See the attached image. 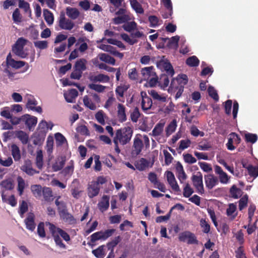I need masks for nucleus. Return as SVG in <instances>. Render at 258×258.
Segmentation results:
<instances>
[{"mask_svg":"<svg viewBox=\"0 0 258 258\" xmlns=\"http://www.w3.org/2000/svg\"><path fill=\"white\" fill-rule=\"evenodd\" d=\"M46 224L49 225V231L54 239L56 245L61 248L66 249V245L62 242L60 236L66 241H69L70 240V236L69 234L51 223L48 222Z\"/></svg>","mask_w":258,"mask_h":258,"instance_id":"1","label":"nucleus"},{"mask_svg":"<svg viewBox=\"0 0 258 258\" xmlns=\"http://www.w3.org/2000/svg\"><path fill=\"white\" fill-rule=\"evenodd\" d=\"M107 182L106 178L103 176H100L97 178L96 180L92 181L88 184L87 194L90 198L97 196L100 191V185H102Z\"/></svg>","mask_w":258,"mask_h":258,"instance_id":"2","label":"nucleus"},{"mask_svg":"<svg viewBox=\"0 0 258 258\" xmlns=\"http://www.w3.org/2000/svg\"><path fill=\"white\" fill-rule=\"evenodd\" d=\"M133 130L130 126L124 127L116 131L113 140L124 145L130 142L133 135Z\"/></svg>","mask_w":258,"mask_h":258,"instance_id":"3","label":"nucleus"},{"mask_svg":"<svg viewBox=\"0 0 258 258\" xmlns=\"http://www.w3.org/2000/svg\"><path fill=\"white\" fill-rule=\"evenodd\" d=\"M153 66L145 67L142 69L141 72L143 80L148 81L150 85L152 87L157 85L158 78L154 72Z\"/></svg>","mask_w":258,"mask_h":258,"instance_id":"4","label":"nucleus"},{"mask_svg":"<svg viewBox=\"0 0 258 258\" xmlns=\"http://www.w3.org/2000/svg\"><path fill=\"white\" fill-rule=\"evenodd\" d=\"M28 40L23 37L19 38L12 46V52L17 56L21 58H25L28 56L24 48Z\"/></svg>","mask_w":258,"mask_h":258,"instance_id":"5","label":"nucleus"},{"mask_svg":"<svg viewBox=\"0 0 258 258\" xmlns=\"http://www.w3.org/2000/svg\"><path fill=\"white\" fill-rule=\"evenodd\" d=\"M115 229H110L105 231H100L94 233L90 236V241L89 244H94L96 241L101 240H105L111 236L115 232Z\"/></svg>","mask_w":258,"mask_h":258,"instance_id":"6","label":"nucleus"},{"mask_svg":"<svg viewBox=\"0 0 258 258\" xmlns=\"http://www.w3.org/2000/svg\"><path fill=\"white\" fill-rule=\"evenodd\" d=\"M193 185L196 189V191L200 195H203L205 193L203 181V175L200 172H198L196 174H193L191 178Z\"/></svg>","mask_w":258,"mask_h":258,"instance_id":"7","label":"nucleus"},{"mask_svg":"<svg viewBox=\"0 0 258 258\" xmlns=\"http://www.w3.org/2000/svg\"><path fill=\"white\" fill-rule=\"evenodd\" d=\"M179 241L186 242L188 244H197L198 240L195 234L189 231H185L178 235Z\"/></svg>","mask_w":258,"mask_h":258,"instance_id":"8","label":"nucleus"},{"mask_svg":"<svg viewBox=\"0 0 258 258\" xmlns=\"http://www.w3.org/2000/svg\"><path fill=\"white\" fill-rule=\"evenodd\" d=\"M157 67L161 69H163L166 72L170 78L173 77L175 72L171 63L167 59H165V56H163L162 58L157 62Z\"/></svg>","mask_w":258,"mask_h":258,"instance_id":"9","label":"nucleus"},{"mask_svg":"<svg viewBox=\"0 0 258 258\" xmlns=\"http://www.w3.org/2000/svg\"><path fill=\"white\" fill-rule=\"evenodd\" d=\"M6 63L8 68L11 67L15 69H18L22 68L26 64V70H27L29 68V65L26 62L21 60H15L13 59L12 57L11 53H9L7 56Z\"/></svg>","mask_w":258,"mask_h":258,"instance_id":"10","label":"nucleus"},{"mask_svg":"<svg viewBox=\"0 0 258 258\" xmlns=\"http://www.w3.org/2000/svg\"><path fill=\"white\" fill-rule=\"evenodd\" d=\"M58 26L61 29L71 30L75 26L74 23L66 18L64 14L61 13L58 19Z\"/></svg>","mask_w":258,"mask_h":258,"instance_id":"11","label":"nucleus"},{"mask_svg":"<svg viewBox=\"0 0 258 258\" xmlns=\"http://www.w3.org/2000/svg\"><path fill=\"white\" fill-rule=\"evenodd\" d=\"M22 122L25 123L29 131H33L37 122V118L28 114L22 115Z\"/></svg>","mask_w":258,"mask_h":258,"instance_id":"12","label":"nucleus"},{"mask_svg":"<svg viewBox=\"0 0 258 258\" xmlns=\"http://www.w3.org/2000/svg\"><path fill=\"white\" fill-rule=\"evenodd\" d=\"M142 97L141 106L142 109L144 111H147L150 109L152 106V99L147 96V93L144 91L141 92Z\"/></svg>","mask_w":258,"mask_h":258,"instance_id":"13","label":"nucleus"},{"mask_svg":"<svg viewBox=\"0 0 258 258\" xmlns=\"http://www.w3.org/2000/svg\"><path fill=\"white\" fill-rule=\"evenodd\" d=\"M143 146L142 140L138 137H136L134 140L132 155L133 156L139 155L143 149Z\"/></svg>","mask_w":258,"mask_h":258,"instance_id":"14","label":"nucleus"},{"mask_svg":"<svg viewBox=\"0 0 258 258\" xmlns=\"http://www.w3.org/2000/svg\"><path fill=\"white\" fill-rule=\"evenodd\" d=\"M59 216L63 220L69 224H74L76 223V220L74 216L68 212L67 208L62 209L61 211L58 212Z\"/></svg>","mask_w":258,"mask_h":258,"instance_id":"15","label":"nucleus"},{"mask_svg":"<svg viewBox=\"0 0 258 258\" xmlns=\"http://www.w3.org/2000/svg\"><path fill=\"white\" fill-rule=\"evenodd\" d=\"M21 170L30 176H32L35 174L39 173V171L34 169L32 167V163L30 160L27 159L25 161L24 164L21 167Z\"/></svg>","mask_w":258,"mask_h":258,"instance_id":"16","label":"nucleus"},{"mask_svg":"<svg viewBox=\"0 0 258 258\" xmlns=\"http://www.w3.org/2000/svg\"><path fill=\"white\" fill-rule=\"evenodd\" d=\"M38 103L36 100L32 96H30L28 98L27 102L26 103V107L33 111H36L38 113H41L42 111V108L40 106H36Z\"/></svg>","mask_w":258,"mask_h":258,"instance_id":"17","label":"nucleus"},{"mask_svg":"<svg viewBox=\"0 0 258 258\" xmlns=\"http://www.w3.org/2000/svg\"><path fill=\"white\" fill-rule=\"evenodd\" d=\"M205 181L206 186L209 189H212L218 183L217 177L213 174L205 175Z\"/></svg>","mask_w":258,"mask_h":258,"instance_id":"18","label":"nucleus"},{"mask_svg":"<svg viewBox=\"0 0 258 258\" xmlns=\"http://www.w3.org/2000/svg\"><path fill=\"white\" fill-rule=\"evenodd\" d=\"M35 216L33 213L28 214L27 218L25 219L26 228L31 231H33L35 229L36 224L34 222Z\"/></svg>","mask_w":258,"mask_h":258,"instance_id":"19","label":"nucleus"},{"mask_svg":"<svg viewBox=\"0 0 258 258\" xmlns=\"http://www.w3.org/2000/svg\"><path fill=\"white\" fill-rule=\"evenodd\" d=\"M89 79L90 81L94 83H107L110 80L108 76L102 74H99L97 75H91L89 77Z\"/></svg>","mask_w":258,"mask_h":258,"instance_id":"20","label":"nucleus"},{"mask_svg":"<svg viewBox=\"0 0 258 258\" xmlns=\"http://www.w3.org/2000/svg\"><path fill=\"white\" fill-rule=\"evenodd\" d=\"M117 115L118 120L120 122H123L127 119L125 113V107L122 104L119 103L117 105Z\"/></svg>","mask_w":258,"mask_h":258,"instance_id":"21","label":"nucleus"},{"mask_svg":"<svg viewBox=\"0 0 258 258\" xmlns=\"http://www.w3.org/2000/svg\"><path fill=\"white\" fill-rule=\"evenodd\" d=\"M78 96V92L76 89H71L67 93H64V97L67 102L73 103Z\"/></svg>","mask_w":258,"mask_h":258,"instance_id":"22","label":"nucleus"},{"mask_svg":"<svg viewBox=\"0 0 258 258\" xmlns=\"http://www.w3.org/2000/svg\"><path fill=\"white\" fill-rule=\"evenodd\" d=\"M109 206V197L107 195H104L101 201L98 203V207L102 212L106 211Z\"/></svg>","mask_w":258,"mask_h":258,"instance_id":"23","label":"nucleus"},{"mask_svg":"<svg viewBox=\"0 0 258 258\" xmlns=\"http://www.w3.org/2000/svg\"><path fill=\"white\" fill-rule=\"evenodd\" d=\"M11 154L15 161H19L21 158V151L19 147L16 144H13L11 145Z\"/></svg>","mask_w":258,"mask_h":258,"instance_id":"24","label":"nucleus"},{"mask_svg":"<svg viewBox=\"0 0 258 258\" xmlns=\"http://www.w3.org/2000/svg\"><path fill=\"white\" fill-rule=\"evenodd\" d=\"M42 194L44 200L47 202H50L53 201L52 191L50 187L44 186L42 189Z\"/></svg>","mask_w":258,"mask_h":258,"instance_id":"25","label":"nucleus"},{"mask_svg":"<svg viewBox=\"0 0 258 258\" xmlns=\"http://www.w3.org/2000/svg\"><path fill=\"white\" fill-rule=\"evenodd\" d=\"M149 162L145 158H142L140 160L136 161L135 163V166L139 171H143L146 169L149 166Z\"/></svg>","mask_w":258,"mask_h":258,"instance_id":"26","label":"nucleus"},{"mask_svg":"<svg viewBox=\"0 0 258 258\" xmlns=\"http://www.w3.org/2000/svg\"><path fill=\"white\" fill-rule=\"evenodd\" d=\"M87 61L86 59L80 58L76 61L74 69L79 70L83 73V71L87 69Z\"/></svg>","mask_w":258,"mask_h":258,"instance_id":"27","label":"nucleus"},{"mask_svg":"<svg viewBox=\"0 0 258 258\" xmlns=\"http://www.w3.org/2000/svg\"><path fill=\"white\" fill-rule=\"evenodd\" d=\"M43 14L44 19L48 25H51L54 22V16L53 13L48 9H43Z\"/></svg>","mask_w":258,"mask_h":258,"instance_id":"28","label":"nucleus"},{"mask_svg":"<svg viewBox=\"0 0 258 258\" xmlns=\"http://www.w3.org/2000/svg\"><path fill=\"white\" fill-rule=\"evenodd\" d=\"M66 161V157L65 156H61L60 157V160L56 161L52 165V170L54 172H57L62 169Z\"/></svg>","mask_w":258,"mask_h":258,"instance_id":"29","label":"nucleus"},{"mask_svg":"<svg viewBox=\"0 0 258 258\" xmlns=\"http://www.w3.org/2000/svg\"><path fill=\"white\" fill-rule=\"evenodd\" d=\"M170 87L172 88V89H176L177 91L175 97L176 99L179 98L181 96L183 92L184 86H177V85L175 84L174 79H172Z\"/></svg>","mask_w":258,"mask_h":258,"instance_id":"30","label":"nucleus"},{"mask_svg":"<svg viewBox=\"0 0 258 258\" xmlns=\"http://www.w3.org/2000/svg\"><path fill=\"white\" fill-rule=\"evenodd\" d=\"M172 79H174L177 86H184L188 82V78L185 74L178 75L176 79L173 78Z\"/></svg>","mask_w":258,"mask_h":258,"instance_id":"31","label":"nucleus"},{"mask_svg":"<svg viewBox=\"0 0 258 258\" xmlns=\"http://www.w3.org/2000/svg\"><path fill=\"white\" fill-rule=\"evenodd\" d=\"M100 60L109 64L114 65L115 59L113 57L106 53H100L98 55Z\"/></svg>","mask_w":258,"mask_h":258,"instance_id":"32","label":"nucleus"},{"mask_svg":"<svg viewBox=\"0 0 258 258\" xmlns=\"http://www.w3.org/2000/svg\"><path fill=\"white\" fill-rule=\"evenodd\" d=\"M66 14L71 19L75 20L79 17L80 12L76 8L68 7L66 9Z\"/></svg>","mask_w":258,"mask_h":258,"instance_id":"33","label":"nucleus"},{"mask_svg":"<svg viewBox=\"0 0 258 258\" xmlns=\"http://www.w3.org/2000/svg\"><path fill=\"white\" fill-rule=\"evenodd\" d=\"M43 188L39 184H34L31 186V190L33 196L36 198L41 197Z\"/></svg>","mask_w":258,"mask_h":258,"instance_id":"34","label":"nucleus"},{"mask_svg":"<svg viewBox=\"0 0 258 258\" xmlns=\"http://www.w3.org/2000/svg\"><path fill=\"white\" fill-rule=\"evenodd\" d=\"M16 136L24 145L27 144L29 141V136L25 132L19 131L16 133Z\"/></svg>","mask_w":258,"mask_h":258,"instance_id":"35","label":"nucleus"},{"mask_svg":"<svg viewBox=\"0 0 258 258\" xmlns=\"http://www.w3.org/2000/svg\"><path fill=\"white\" fill-rule=\"evenodd\" d=\"M169 77L167 74H162L158 79L157 83L164 88L167 87L169 85Z\"/></svg>","mask_w":258,"mask_h":258,"instance_id":"36","label":"nucleus"},{"mask_svg":"<svg viewBox=\"0 0 258 258\" xmlns=\"http://www.w3.org/2000/svg\"><path fill=\"white\" fill-rule=\"evenodd\" d=\"M229 192L231 197L235 199H238L242 195L241 190L238 188L235 185H233L231 186Z\"/></svg>","mask_w":258,"mask_h":258,"instance_id":"37","label":"nucleus"},{"mask_svg":"<svg viewBox=\"0 0 258 258\" xmlns=\"http://www.w3.org/2000/svg\"><path fill=\"white\" fill-rule=\"evenodd\" d=\"M92 253L97 258H103L106 254L105 245H100L97 248L93 250Z\"/></svg>","mask_w":258,"mask_h":258,"instance_id":"38","label":"nucleus"},{"mask_svg":"<svg viewBox=\"0 0 258 258\" xmlns=\"http://www.w3.org/2000/svg\"><path fill=\"white\" fill-rule=\"evenodd\" d=\"M83 103L84 105L90 110H95L97 108L95 103L92 101L88 95L84 96Z\"/></svg>","mask_w":258,"mask_h":258,"instance_id":"39","label":"nucleus"},{"mask_svg":"<svg viewBox=\"0 0 258 258\" xmlns=\"http://www.w3.org/2000/svg\"><path fill=\"white\" fill-rule=\"evenodd\" d=\"M149 94L154 100H156L160 102H165L166 101V97L165 96L160 95L154 90H151Z\"/></svg>","mask_w":258,"mask_h":258,"instance_id":"40","label":"nucleus"},{"mask_svg":"<svg viewBox=\"0 0 258 258\" xmlns=\"http://www.w3.org/2000/svg\"><path fill=\"white\" fill-rule=\"evenodd\" d=\"M130 3L133 9L139 14H142L144 11L141 5L137 1V0H130Z\"/></svg>","mask_w":258,"mask_h":258,"instance_id":"41","label":"nucleus"},{"mask_svg":"<svg viewBox=\"0 0 258 258\" xmlns=\"http://www.w3.org/2000/svg\"><path fill=\"white\" fill-rule=\"evenodd\" d=\"M164 123L159 122L158 123L154 128H153L152 133V135L154 137L160 136L163 131Z\"/></svg>","mask_w":258,"mask_h":258,"instance_id":"42","label":"nucleus"},{"mask_svg":"<svg viewBox=\"0 0 258 258\" xmlns=\"http://www.w3.org/2000/svg\"><path fill=\"white\" fill-rule=\"evenodd\" d=\"M200 60L196 56L193 55L188 57L186 60V63L189 67H194L199 66Z\"/></svg>","mask_w":258,"mask_h":258,"instance_id":"43","label":"nucleus"},{"mask_svg":"<svg viewBox=\"0 0 258 258\" xmlns=\"http://www.w3.org/2000/svg\"><path fill=\"white\" fill-rule=\"evenodd\" d=\"M18 181V191L19 196H22L23 194L24 190L25 187V182L24 179L21 177L18 176L17 178Z\"/></svg>","mask_w":258,"mask_h":258,"instance_id":"44","label":"nucleus"},{"mask_svg":"<svg viewBox=\"0 0 258 258\" xmlns=\"http://www.w3.org/2000/svg\"><path fill=\"white\" fill-rule=\"evenodd\" d=\"M257 136L255 134L247 133L244 134V139L247 143L254 144L257 141Z\"/></svg>","mask_w":258,"mask_h":258,"instance_id":"45","label":"nucleus"},{"mask_svg":"<svg viewBox=\"0 0 258 258\" xmlns=\"http://www.w3.org/2000/svg\"><path fill=\"white\" fill-rule=\"evenodd\" d=\"M179 38V36L176 35L172 37L171 39H169L167 47L168 48H177Z\"/></svg>","mask_w":258,"mask_h":258,"instance_id":"46","label":"nucleus"},{"mask_svg":"<svg viewBox=\"0 0 258 258\" xmlns=\"http://www.w3.org/2000/svg\"><path fill=\"white\" fill-rule=\"evenodd\" d=\"M43 154L41 150H39L37 152L36 157V165L39 169H41L43 167Z\"/></svg>","mask_w":258,"mask_h":258,"instance_id":"47","label":"nucleus"},{"mask_svg":"<svg viewBox=\"0 0 258 258\" xmlns=\"http://www.w3.org/2000/svg\"><path fill=\"white\" fill-rule=\"evenodd\" d=\"M103 163L109 168L111 167L112 166L111 160L114 162H116L115 158L111 154L106 155L105 157L103 158Z\"/></svg>","mask_w":258,"mask_h":258,"instance_id":"48","label":"nucleus"},{"mask_svg":"<svg viewBox=\"0 0 258 258\" xmlns=\"http://www.w3.org/2000/svg\"><path fill=\"white\" fill-rule=\"evenodd\" d=\"M176 126V121L174 119L168 125L166 128V135L168 136L172 134L175 131Z\"/></svg>","mask_w":258,"mask_h":258,"instance_id":"49","label":"nucleus"},{"mask_svg":"<svg viewBox=\"0 0 258 258\" xmlns=\"http://www.w3.org/2000/svg\"><path fill=\"white\" fill-rule=\"evenodd\" d=\"M122 27L125 31L131 33L132 31L136 29L137 23L134 21L128 22L124 24Z\"/></svg>","mask_w":258,"mask_h":258,"instance_id":"50","label":"nucleus"},{"mask_svg":"<svg viewBox=\"0 0 258 258\" xmlns=\"http://www.w3.org/2000/svg\"><path fill=\"white\" fill-rule=\"evenodd\" d=\"M248 196L247 195H244L238 201L239 210L242 211L247 205Z\"/></svg>","mask_w":258,"mask_h":258,"instance_id":"51","label":"nucleus"},{"mask_svg":"<svg viewBox=\"0 0 258 258\" xmlns=\"http://www.w3.org/2000/svg\"><path fill=\"white\" fill-rule=\"evenodd\" d=\"M88 87L97 92H103L106 89V87L100 84H90L88 85Z\"/></svg>","mask_w":258,"mask_h":258,"instance_id":"52","label":"nucleus"},{"mask_svg":"<svg viewBox=\"0 0 258 258\" xmlns=\"http://www.w3.org/2000/svg\"><path fill=\"white\" fill-rule=\"evenodd\" d=\"M183 190V196L185 198H189L194 192L188 183L185 184Z\"/></svg>","mask_w":258,"mask_h":258,"instance_id":"53","label":"nucleus"},{"mask_svg":"<svg viewBox=\"0 0 258 258\" xmlns=\"http://www.w3.org/2000/svg\"><path fill=\"white\" fill-rule=\"evenodd\" d=\"M106 40L108 43L112 44V45H116L119 48H121L122 49H126L125 46L120 41H119L116 39H113V38H108V39H107Z\"/></svg>","mask_w":258,"mask_h":258,"instance_id":"54","label":"nucleus"},{"mask_svg":"<svg viewBox=\"0 0 258 258\" xmlns=\"http://www.w3.org/2000/svg\"><path fill=\"white\" fill-rule=\"evenodd\" d=\"M208 92L209 95L211 98H212L215 101H218L219 100V96L218 95L217 91L213 86H210L208 87Z\"/></svg>","mask_w":258,"mask_h":258,"instance_id":"55","label":"nucleus"},{"mask_svg":"<svg viewBox=\"0 0 258 258\" xmlns=\"http://www.w3.org/2000/svg\"><path fill=\"white\" fill-rule=\"evenodd\" d=\"M55 139L57 146H61L67 142L65 137L59 133L55 134Z\"/></svg>","mask_w":258,"mask_h":258,"instance_id":"56","label":"nucleus"},{"mask_svg":"<svg viewBox=\"0 0 258 258\" xmlns=\"http://www.w3.org/2000/svg\"><path fill=\"white\" fill-rule=\"evenodd\" d=\"M247 169L249 175L251 177L255 178L258 176V166H253L250 165Z\"/></svg>","mask_w":258,"mask_h":258,"instance_id":"57","label":"nucleus"},{"mask_svg":"<svg viewBox=\"0 0 258 258\" xmlns=\"http://www.w3.org/2000/svg\"><path fill=\"white\" fill-rule=\"evenodd\" d=\"M37 232L40 237L44 238L46 236V233L44 229V223L43 222H41L38 224Z\"/></svg>","mask_w":258,"mask_h":258,"instance_id":"58","label":"nucleus"},{"mask_svg":"<svg viewBox=\"0 0 258 258\" xmlns=\"http://www.w3.org/2000/svg\"><path fill=\"white\" fill-rule=\"evenodd\" d=\"M128 20L127 15L118 16L113 19V22L115 24H119L125 23Z\"/></svg>","mask_w":258,"mask_h":258,"instance_id":"59","label":"nucleus"},{"mask_svg":"<svg viewBox=\"0 0 258 258\" xmlns=\"http://www.w3.org/2000/svg\"><path fill=\"white\" fill-rule=\"evenodd\" d=\"M1 185L7 190H12L14 187L13 181L9 179L3 180L1 183Z\"/></svg>","mask_w":258,"mask_h":258,"instance_id":"60","label":"nucleus"},{"mask_svg":"<svg viewBox=\"0 0 258 258\" xmlns=\"http://www.w3.org/2000/svg\"><path fill=\"white\" fill-rule=\"evenodd\" d=\"M104 117V113L102 110H99L95 114V118L102 125H104L105 123Z\"/></svg>","mask_w":258,"mask_h":258,"instance_id":"61","label":"nucleus"},{"mask_svg":"<svg viewBox=\"0 0 258 258\" xmlns=\"http://www.w3.org/2000/svg\"><path fill=\"white\" fill-rule=\"evenodd\" d=\"M121 37L123 40L127 42L130 45H134L138 42V40L136 39L131 38L130 36L126 33L121 34Z\"/></svg>","mask_w":258,"mask_h":258,"instance_id":"62","label":"nucleus"},{"mask_svg":"<svg viewBox=\"0 0 258 258\" xmlns=\"http://www.w3.org/2000/svg\"><path fill=\"white\" fill-rule=\"evenodd\" d=\"M19 7L23 9L26 13L31 12L29 4L24 0H19Z\"/></svg>","mask_w":258,"mask_h":258,"instance_id":"63","label":"nucleus"},{"mask_svg":"<svg viewBox=\"0 0 258 258\" xmlns=\"http://www.w3.org/2000/svg\"><path fill=\"white\" fill-rule=\"evenodd\" d=\"M140 116L139 108L136 107L131 114V118L133 122H136Z\"/></svg>","mask_w":258,"mask_h":258,"instance_id":"64","label":"nucleus"}]
</instances>
